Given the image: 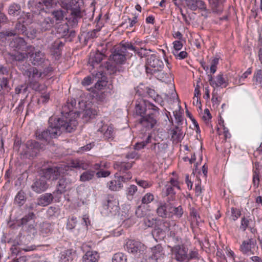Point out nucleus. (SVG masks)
<instances>
[{
  "instance_id": "nucleus-1",
  "label": "nucleus",
  "mask_w": 262,
  "mask_h": 262,
  "mask_svg": "<svg viewBox=\"0 0 262 262\" xmlns=\"http://www.w3.org/2000/svg\"><path fill=\"white\" fill-rule=\"evenodd\" d=\"M77 124V121L74 119H70L64 116L58 117L53 116L49 119L48 129L43 131L37 129L35 135L39 140L49 142L51 138H57L63 132L71 133L75 130Z\"/></svg>"
},
{
  "instance_id": "nucleus-2",
  "label": "nucleus",
  "mask_w": 262,
  "mask_h": 262,
  "mask_svg": "<svg viewBox=\"0 0 262 262\" xmlns=\"http://www.w3.org/2000/svg\"><path fill=\"white\" fill-rule=\"evenodd\" d=\"M35 23L41 32L50 31L54 26V19L48 15L41 3H37L31 9Z\"/></svg>"
},
{
  "instance_id": "nucleus-3",
  "label": "nucleus",
  "mask_w": 262,
  "mask_h": 262,
  "mask_svg": "<svg viewBox=\"0 0 262 262\" xmlns=\"http://www.w3.org/2000/svg\"><path fill=\"white\" fill-rule=\"evenodd\" d=\"M21 70L23 75L28 78L29 86L35 91H40L42 89L39 80L46 76L48 72L52 70V68L48 67L47 69H45L41 71L35 67H30L27 69L23 68Z\"/></svg>"
},
{
  "instance_id": "nucleus-4",
  "label": "nucleus",
  "mask_w": 262,
  "mask_h": 262,
  "mask_svg": "<svg viewBox=\"0 0 262 262\" xmlns=\"http://www.w3.org/2000/svg\"><path fill=\"white\" fill-rule=\"evenodd\" d=\"M134 49L131 42H127L116 47L110 55V59L116 64H123L127 56V50Z\"/></svg>"
},
{
  "instance_id": "nucleus-5",
  "label": "nucleus",
  "mask_w": 262,
  "mask_h": 262,
  "mask_svg": "<svg viewBox=\"0 0 262 262\" xmlns=\"http://www.w3.org/2000/svg\"><path fill=\"white\" fill-rule=\"evenodd\" d=\"M159 108L157 107L150 112H148L146 115L143 116L139 119V122L142 126L149 130L156 125L157 123V116L159 114Z\"/></svg>"
},
{
  "instance_id": "nucleus-6",
  "label": "nucleus",
  "mask_w": 262,
  "mask_h": 262,
  "mask_svg": "<svg viewBox=\"0 0 262 262\" xmlns=\"http://www.w3.org/2000/svg\"><path fill=\"white\" fill-rule=\"evenodd\" d=\"M64 7L69 13V15L66 17L69 24L72 26L77 25L78 20L82 17V12L80 10L79 5H73L72 6Z\"/></svg>"
},
{
  "instance_id": "nucleus-7",
  "label": "nucleus",
  "mask_w": 262,
  "mask_h": 262,
  "mask_svg": "<svg viewBox=\"0 0 262 262\" xmlns=\"http://www.w3.org/2000/svg\"><path fill=\"white\" fill-rule=\"evenodd\" d=\"M157 107L152 103L145 99H140L136 101L135 113L137 116L141 117L146 115V112H150L155 108Z\"/></svg>"
},
{
  "instance_id": "nucleus-8",
  "label": "nucleus",
  "mask_w": 262,
  "mask_h": 262,
  "mask_svg": "<svg viewBox=\"0 0 262 262\" xmlns=\"http://www.w3.org/2000/svg\"><path fill=\"white\" fill-rule=\"evenodd\" d=\"M170 251L177 261L183 262L188 259V249L184 244L173 245Z\"/></svg>"
},
{
  "instance_id": "nucleus-9",
  "label": "nucleus",
  "mask_w": 262,
  "mask_h": 262,
  "mask_svg": "<svg viewBox=\"0 0 262 262\" xmlns=\"http://www.w3.org/2000/svg\"><path fill=\"white\" fill-rule=\"evenodd\" d=\"M124 247L129 253L135 255L142 253L146 249L143 244L134 239H128Z\"/></svg>"
},
{
  "instance_id": "nucleus-10",
  "label": "nucleus",
  "mask_w": 262,
  "mask_h": 262,
  "mask_svg": "<svg viewBox=\"0 0 262 262\" xmlns=\"http://www.w3.org/2000/svg\"><path fill=\"white\" fill-rule=\"evenodd\" d=\"M10 48L15 51H32L34 49V47L32 46H27L26 41L25 39L20 37H16L12 39L9 43Z\"/></svg>"
},
{
  "instance_id": "nucleus-11",
  "label": "nucleus",
  "mask_w": 262,
  "mask_h": 262,
  "mask_svg": "<svg viewBox=\"0 0 262 262\" xmlns=\"http://www.w3.org/2000/svg\"><path fill=\"white\" fill-rule=\"evenodd\" d=\"M146 68L147 73L151 72L150 69L149 67L154 69V72L161 71L164 66L162 60L159 59L156 54L150 55L146 59Z\"/></svg>"
},
{
  "instance_id": "nucleus-12",
  "label": "nucleus",
  "mask_w": 262,
  "mask_h": 262,
  "mask_svg": "<svg viewBox=\"0 0 262 262\" xmlns=\"http://www.w3.org/2000/svg\"><path fill=\"white\" fill-rule=\"evenodd\" d=\"M76 101L75 99H69L67 103L62 106L61 111V114L62 115L60 117L64 116L73 120V119H72L71 116L73 114L77 115V116H79V113L78 112L76 111L74 113H73L74 108H76ZM74 119L77 121L75 118Z\"/></svg>"
},
{
  "instance_id": "nucleus-13",
  "label": "nucleus",
  "mask_w": 262,
  "mask_h": 262,
  "mask_svg": "<svg viewBox=\"0 0 262 262\" xmlns=\"http://www.w3.org/2000/svg\"><path fill=\"white\" fill-rule=\"evenodd\" d=\"M48 187L49 184L46 178L41 176L39 178L35 179L31 185L32 190L37 193L45 191Z\"/></svg>"
},
{
  "instance_id": "nucleus-14",
  "label": "nucleus",
  "mask_w": 262,
  "mask_h": 262,
  "mask_svg": "<svg viewBox=\"0 0 262 262\" xmlns=\"http://www.w3.org/2000/svg\"><path fill=\"white\" fill-rule=\"evenodd\" d=\"M256 244V241L253 238H248L242 242L239 247L240 251L244 254H253L252 249Z\"/></svg>"
},
{
  "instance_id": "nucleus-15",
  "label": "nucleus",
  "mask_w": 262,
  "mask_h": 262,
  "mask_svg": "<svg viewBox=\"0 0 262 262\" xmlns=\"http://www.w3.org/2000/svg\"><path fill=\"white\" fill-rule=\"evenodd\" d=\"M54 198L59 199L60 196H58L55 192H54L53 194L46 193L40 195L37 199L36 205L42 207L47 206L52 203Z\"/></svg>"
},
{
  "instance_id": "nucleus-16",
  "label": "nucleus",
  "mask_w": 262,
  "mask_h": 262,
  "mask_svg": "<svg viewBox=\"0 0 262 262\" xmlns=\"http://www.w3.org/2000/svg\"><path fill=\"white\" fill-rule=\"evenodd\" d=\"M186 3L188 7L192 11L199 9L205 12L203 15L207 16L208 10L207 9L206 5L201 0H186Z\"/></svg>"
},
{
  "instance_id": "nucleus-17",
  "label": "nucleus",
  "mask_w": 262,
  "mask_h": 262,
  "mask_svg": "<svg viewBox=\"0 0 262 262\" xmlns=\"http://www.w3.org/2000/svg\"><path fill=\"white\" fill-rule=\"evenodd\" d=\"M164 252L162 247L157 245L151 250V253L146 259V262H158L159 259L164 256Z\"/></svg>"
},
{
  "instance_id": "nucleus-18",
  "label": "nucleus",
  "mask_w": 262,
  "mask_h": 262,
  "mask_svg": "<svg viewBox=\"0 0 262 262\" xmlns=\"http://www.w3.org/2000/svg\"><path fill=\"white\" fill-rule=\"evenodd\" d=\"M41 174L42 177L46 178L47 181L49 179L56 180L60 175L59 168L56 166L50 167L42 169Z\"/></svg>"
},
{
  "instance_id": "nucleus-19",
  "label": "nucleus",
  "mask_w": 262,
  "mask_h": 262,
  "mask_svg": "<svg viewBox=\"0 0 262 262\" xmlns=\"http://www.w3.org/2000/svg\"><path fill=\"white\" fill-rule=\"evenodd\" d=\"M104 57V54L98 51L91 52L88 64L92 67V69H93L99 65Z\"/></svg>"
},
{
  "instance_id": "nucleus-20",
  "label": "nucleus",
  "mask_w": 262,
  "mask_h": 262,
  "mask_svg": "<svg viewBox=\"0 0 262 262\" xmlns=\"http://www.w3.org/2000/svg\"><path fill=\"white\" fill-rule=\"evenodd\" d=\"M170 205V203L167 204L160 202L156 209L157 215L162 218H170V214H171L169 210Z\"/></svg>"
},
{
  "instance_id": "nucleus-21",
  "label": "nucleus",
  "mask_w": 262,
  "mask_h": 262,
  "mask_svg": "<svg viewBox=\"0 0 262 262\" xmlns=\"http://www.w3.org/2000/svg\"><path fill=\"white\" fill-rule=\"evenodd\" d=\"M32 64L36 66H44L47 65L48 60L46 59L45 54L40 51L35 52L32 54Z\"/></svg>"
},
{
  "instance_id": "nucleus-22",
  "label": "nucleus",
  "mask_w": 262,
  "mask_h": 262,
  "mask_svg": "<svg viewBox=\"0 0 262 262\" xmlns=\"http://www.w3.org/2000/svg\"><path fill=\"white\" fill-rule=\"evenodd\" d=\"M64 46V43L59 39L56 40L50 47V52L52 55H54L56 58L59 57L61 54L62 48Z\"/></svg>"
},
{
  "instance_id": "nucleus-23",
  "label": "nucleus",
  "mask_w": 262,
  "mask_h": 262,
  "mask_svg": "<svg viewBox=\"0 0 262 262\" xmlns=\"http://www.w3.org/2000/svg\"><path fill=\"white\" fill-rule=\"evenodd\" d=\"M168 145L166 143H157L152 144L151 150L153 151L156 156H161L166 152Z\"/></svg>"
},
{
  "instance_id": "nucleus-24",
  "label": "nucleus",
  "mask_w": 262,
  "mask_h": 262,
  "mask_svg": "<svg viewBox=\"0 0 262 262\" xmlns=\"http://www.w3.org/2000/svg\"><path fill=\"white\" fill-rule=\"evenodd\" d=\"M115 180H112L107 183V186L111 191H118L123 187L122 182L119 179L117 173L115 174Z\"/></svg>"
},
{
  "instance_id": "nucleus-25",
  "label": "nucleus",
  "mask_w": 262,
  "mask_h": 262,
  "mask_svg": "<svg viewBox=\"0 0 262 262\" xmlns=\"http://www.w3.org/2000/svg\"><path fill=\"white\" fill-rule=\"evenodd\" d=\"M25 20H22V17L20 16L16 22L14 29L16 34H23L29 37V33L27 32V28L24 24Z\"/></svg>"
},
{
  "instance_id": "nucleus-26",
  "label": "nucleus",
  "mask_w": 262,
  "mask_h": 262,
  "mask_svg": "<svg viewBox=\"0 0 262 262\" xmlns=\"http://www.w3.org/2000/svg\"><path fill=\"white\" fill-rule=\"evenodd\" d=\"M70 183L71 182L69 181V179L66 177L60 179L57 186L56 191H55L56 194L58 196H60L62 193L66 191V188Z\"/></svg>"
},
{
  "instance_id": "nucleus-27",
  "label": "nucleus",
  "mask_w": 262,
  "mask_h": 262,
  "mask_svg": "<svg viewBox=\"0 0 262 262\" xmlns=\"http://www.w3.org/2000/svg\"><path fill=\"white\" fill-rule=\"evenodd\" d=\"M225 0H209L210 6L214 13H220L223 10Z\"/></svg>"
},
{
  "instance_id": "nucleus-28",
  "label": "nucleus",
  "mask_w": 262,
  "mask_h": 262,
  "mask_svg": "<svg viewBox=\"0 0 262 262\" xmlns=\"http://www.w3.org/2000/svg\"><path fill=\"white\" fill-rule=\"evenodd\" d=\"M22 12L21 6L19 4L13 3L8 7V13L10 16H17L19 15Z\"/></svg>"
},
{
  "instance_id": "nucleus-29",
  "label": "nucleus",
  "mask_w": 262,
  "mask_h": 262,
  "mask_svg": "<svg viewBox=\"0 0 262 262\" xmlns=\"http://www.w3.org/2000/svg\"><path fill=\"white\" fill-rule=\"evenodd\" d=\"M29 53L18 51L15 53H10L9 55L13 61L23 62L28 58Z\"/></svg>"
},
{
  "instance_id": "nucleus-30",
  "label": "nucleus",
  "mask_w": 262,
  "mask_h": 262,
  "mask_svg": "<svg viewBox=\"0 0 262 262\" xmlns=\"http://www.w3.org/2000/svg\"><path fill=\"white\" fill-rule=\"evenodd\" d=\"M133 166V163L125 162H116L114 164L115 169L120 173H125L126 171L130 169Z\"/></svg>"
},
{
  "instance_id": "nucleus-31",
  "label": "nucleus",
  "mask_w": 262,
  "mask_h": 262,
  "mask_svg": "<svg viewBox=\"0 0 262 262\" xmlns=\"http://www.w3.org/2000/svg\"><path fill=\"white\" fill-rule=\"evenodd\" d=\"M99 258L97 252L89 251L83 256V262H97Z\"/></svg>"
},
{
  "instance_id": "nucleus-32",
  "label": "nucleus",
  "mask_w": 262,
  "mask_h": 262,
  "mask_svg": "<svg viewBox=\"0 0 262 262\" xmlns=\"http://www.w3.org/2000/svg\"><path fill=\"white\" fill-rule=\"evenodd\" d=\"M171 135L173 141L180 142L183 138L182 129L179 126H176L174 129L171 130Z\"/></svg>"
},
{
  "instance_id": "nucleus-33",
  "label": "nucleus",
  "mask_w": 262,
  "mask_h": 262,
  "mask_svg": "<svg viewBox=\"0 0 262 262\" xmlns=\"http://www.w3.org/2000/svg\"><path fill=\"white\" fill-rule=\"evenodd\" d=\"M98 132L103 133L104 138L106 140L113 138L114 130L112 126H103L102 128L98 130Z\"/></svg>"
},
{
  "instance_id": "nucleus-34",
  "label": "nucleus",
  "mask_w": 262,
  "mask_h": 262,
  "mask_svg": "<svg viewBox=\"0 0 262 262\" xmlns=\"http://www.w3.org/2000/svg\"><path fill=\"white\" fill-rule=\"evenodd\" d=\"M69 166L75 168H81L86 169L88 168V164L82 160L75 159L72 160L69 164Z\"/></svg>"
},
{
  "instance_id": "nucleus-35",
  "label": "nucleus",
  "mask_w": 262,
  "mask_h": 262,
  "mask_svg": "<svg viewBox=\"0 0 262 262\" xmlns=\"http://www.w3.org/2000/svg\"><path fill=\"white\" fill-rule=\"evenodd\" d=\"M74 254L71 249L65 250L60 253V261L61 262H70L73 259Z\"/></svg>"
},
{
  "instance_id": "nucleus-36",
  "label": "nucleus",
  "mask_w": 262,
  "mask_h": 262,
  "mask_svg": "<svg viewBox=\"0 0 262 262\" xmlns=\"http://www.w3.org/2000/svg\"><path fill=\"white\" fill-rule=\"evenodd\" d=\"M134 49H129L130 50L134 51L139 57L140 58L148 57L150 55L148 54V51L151 52L150 49L147 50L144 47L141 48H137L133 46Z\"/></svg>"
},
{
  "instance_id": "nucleus-37",
  "label": "nucleus",
  "mask_w": 262,
  "mask_h": 262,
  "mask_svg": "<svg viewBox=\"0 0 262 262\" xmlns=\"http://www.w3.org/2000/svg\"><path fill=\"white\" fill-rule=\"evenodd\" d=\"M27 196L26 193L22 190L18 192L14 199V203L19 206L23 205L26 201Z\"/></svg>"
},
{
  "instance_id": "nucleus-38",
  "label": "nucleus",
  "mask_w": 262,
  "mask_h": 262,
  "mask_svg": "<svg viewBox=\"0 0 262 262\" xmlns=\"http://www.w3.org/2000/svg\"><path fill=\"white\" fill-rule=\"evenodd\" d=\"M169 210L170 211V217L175 215L178 218H180L183 214V210L181 206L178 207L173 206L171 204L170 205Z\"/></svg>"
},
{
  "instance_id": "nucleus-39",
  "label": "nucleus",
  "mask_w": 262,
  "mask_h": 262,
  "mask_svg": "<svg viewBox=\"0 0 262 262\" xmlns=\"http://www.w3.org/2000/svg\"><path fill=\"white\" fill-rule=\"evenodd\" d=\"M51 15L53 19L55 18L57 23H59L63 20L65 17L66 12L61 9L55 10L51 12Z\"/></svg>"
},
{
  "instance_id": "nucleus-40",
  "label": "nucleus",
  "mask_w": 262,
  "mask_h": 262,
  "mask_svg": "<svg viewBox=\"0 0 262 262\" xmlns=\"http://www.w3.org/2000/svg\"><path fill=\"white\" fill-rule=\"evenodd\" d=\"M95 174V171L92 170H88L83 172L80 177V181L86 182L92 180Z\"/></svg>"
},
{
  "instance_id": "nucleus-41",
  "label": "nucleus",
  "mask_w": 262,
  "mask_h": 262,
  "mask_svg": "<svg viewBox=\"0 0 262 262\" xmlns=\"http://www.w3.org/2000/svg\"><path fill=\"white\" fill-rule=\"evenodd\" d=\"M52 230L51 225L48 222H43L40 224L39 231L42 236L48 235Z\"/></svg>"
},
{
  "instance_id": "nucleus-42",
  "label": "nucleus",
  "mask_w": 262,
  "mask_h": 262,
  "mask_svg": "<svg viewBox=\"0 0 262 262\" xmlns=\"http://www.w3.org/2000/svg\"><path fill=\"white\" fill-rule=\"evenodd\" d=\"M170 241L169 243L170 244V245L168 246L169 247H172L173 245L176 244L177 245H180V244L182 243V239L180 238L179 236L176 235V233L173 231H170Z\"/></svg>"
},
{
  "instance_id": "nucleus-43",
  "label": "nucleus",
  "mask_w": 262,
  "mask_h": 262,
  "mask_svg": "<svg viewBox=\"0 0 262 262\" xmlns=\"http://www.w3.org/2000/svg\"><path fill=\"white\" fill-rule=\"evenodd\" d=\"M69 26L67 23L59 25L57 28V33L61 37H66L69 34Z\"/></svg>"
},
{
  "instance_id": "nucleus-44",
  "label": "nucleus",
  "mask_w": 262,
  "mask_h": 262,
  "mask_svg": "<svg viewBox=\"0 0 262 262\" xmlns=\"http://www.w3.org/2000/svg\"><path fill=\"white\" fill-rule=\"evenodd\" d=\"M27 147L29 149L34 150L35 152H37L40 149L42 148V145L35 141H28L26 143Z\"/></svg>"
},
{
  "instance_id": "nucleus-45",
  "label": "nucleus",
  "mask_w": 262,
  "mask_h": 262,
  "mask_svg": "<svg viewBox=\"0 0 262 262\" xmlns=\"http://www.w3.org/2000/svg\"><path fill=\"white\" fill-rule=\"evenodd\" d=\"M216 81L214 83V86L219 87L223 85L224 88L226 87L228 85L227 79L224 77L223 74H219L216 77Z\"/></svg>"
},
{
  "instance_id": "nucleus-46",
  "label": "nucleus",
  "mask_w": 262,
  "mask_h": 262,
  "mask_svg": "<svg viewBox=\"0 0 262 262\" xmlns=\"http://www.w3.org/2000/svg\"><path fill=\"white\" fill-rule=\"evenodd\" d=\"M137 186L135 185H131L126 189V196L129 200H132L134 199V196L137 192Z\"/></svg>"
},
{
  "instance_id": "nucleus-47",
  "label": "nucleus",
  "mask_w": 262,
  "mask_h": 262,
  "mask_svg": "<svg viewBox=\"0 0 262 262\" xmlns=\"http://www.w3.org/2000/svg\"><path fill=\"white\" fill-rule=\"evenodd\" d=\"M113 262H127L126 256L123 253L115 254L112 258Z\"/></svg>"
},
{
  "instance_id": "nucleus-48",
  "label": "nucleus",
  "mask_w": 262,
  "mask_h": 262,
  "mask_svg": "<svg viewBox=\"0 0 262 262\" xmlns=\"http://www.w3.org/2000/svg\"><path fill=\"white\" fill-rule=\"evenodd\" d=\"M154 198V196L151 193H147L142 198V204L147 205L153 201Z\"/></svg>"
},
{
  "instance_id": "nucleus-49",
  "label": "nucleus",
  "mask_w": 262,
  "mask_h": 262,
  "mask_svg": "<svg viewBox=\"0 0 262 262\" xmlns=\"http://www.w3.org/2000/svg\"><path fill=\"white\" fill-rule=\"evenodd\" d=\"M97 115V111L96 110L90 108L86 109L84 111L83 114V117L85 118L86 120L92 118Z\"/></svg>"
},
{
  "instance_id": "nucleus-50",
  "label": "nucleus",
  "mask_w": 262,
  "mask_h": 262,
  "mask_svg": "<svg viewBox=\"0 0 262 262\" xmlns=\"http://www.w3.org/2000/svg\"><path fill=\"white\" fill-rule=\"evenodd\" d=\"M252 222V221L251 219H248L245 217H242L240 228L243 231H245L247 228L250 227V223Z\"/></svg>"
},
{
  "instance_id": "nucleus-51",
  "label": "nucleus",
  "mask_w": 262,
  "mask_h": 262,
  "mask_svg": "<svg viewBox=\"0 0 262 262\" xmlns=\"http://www.w3.org/2000/svg\"><path fill=\"white\" fill-rule=\"evenodd\" d=\"M34 216L35 214L33 212H29L27 215H25L21 219L20 221V225L24 226L26 225L30 220L33 219Z\"/></svg>"
},
{
  "instance_id": "nucleus-52",
  "label": "nucleus",
  "mask_w": 262,
  "mask_h": 262,
  "mask_svg": "<svg viewBox=\"0 0 262 262\" xmlns=\"http://www.w3.org/2000/svg\"><path fill=\"white\" fill-rule=\"evenodd\" d=\"M0 86L1 89L7 92L11 89L8 85V80L7 78L3 77L0 79Z\"/></svg>"
},
{
  "instance_id": "nucleus-53",
  "label": "nucleus",
  "mask_w": 262,
  "mask_h": 262,
  "mask_svg": "<svg viewBox=\"0 0 262 262\" xmlns=\"http://www.w3.org/2000/svg\"><path fill=\"white\" fill-rule=\"evenodd\" d=\"M106 68L108 73L110 75L116 74L117 73V66L114 65L113 63L107 62Z\"/></svg>"
},
{
  "instance_id": "nucleus-54",
  "label": "nucleus",
  "mask_w": 262,
  "mask_h": 262,
  "mask_svg": "<svg viewBox=\"0 0 262 262\" xmlns=\"http://www.w3.org/2000/svg\"><path fill=\"white\" fill-rule=\"evenodd\" d=\"M99 31L100 30L99 29H96L87 32L85 35V39L90 40L97 37V34Z\"/></svg>"
},
{
  "instance_id": "nucleus-55",
  "label": "nucleus",
  "mask_w": 262,
  "mask_h": 262,
  "mask_svg": "<svg viewBox=\"0 0 262 262\" xmlns=\"http://www.w3.org/2000/svg\"><path fill=\"white\" fill-rule=\"evenodd\" d=\"M241 215L239 209L232 207L231 208V217L233 221H236Z\"/></svg>"
},
{
  "instance_id": "nucleus-56",
  "label": "nucleus",
  "mask_w": 262,
  "mask_h": 262,
  "mask_svg": "<svg viewBox=\"0 0 262 262\" xmlns=\"http://www.w3.org/2000/svg\"><path fill=\"white\" fill-rule=\"evenodd\" d=\"M135 181L139 186L143 188H149L151 186V184L146 181L138 180L137 179H136Z\"/></svg>"
},
{
  "instance_id": "nucleus-57",
  "label": "nucleus",
  "mask_w": 262,
  "mask_h": 262,
  "mask_svg": "<svg viewBox=\"0 0 262 262\" xmlns=\"http://www.w3.org/2000/svg\"><path fill=\"white\" fill-rule=\"evenodd\" d=\"M173 54L177 59L180 60L185 59L188 55L186 51H182L179 53V51H173Z\"/></svg>"
},
{
  "instance_id": "nucleus-58",
  "label": "nucleus",
  "mask_w": 262,
  "mask_h": 262,
  "mask_svg": "<svg viewBox=\"0 0 262 262\" xmlns=\"http://www.w3.org/2000/svg\"><path fill=\"white\" fill-rule=\"evenodd\" d=\"M62 7L72 6L73 5H79L77 0H63L62 2Z\"/></svg>"
},
{
  "instance_id": "nucleus-59",
  "label": "nucleus",
  "mask_w": 262,
  "mask_h": 262,
  "mask_svg": "<svg viewBox=\"0 0 262 262\" xmlns=\"http://www.w3.org/2000/svg\"><path fill=\"white\" fill-rule=\"evenodd\" d=\"M119 179L121 180L122 182H126L130 180L132 178V174L131 172H127L126 173L125 175L123 176H118Z\"/></svg>"
},
{
  "instance_id": "nucleus-60",
  "label": "nucleus",
  "mask_w": 262,
  "mask_h": 262,
  "mask_svg": "<svg viewBox=\"0 0 262 262\" xmlns=\"http://www.w3.org/2000/svg\"><path fill=\"white\" fill-rule=\"evenodd\" d=\"M41 3H42L43 7L45 6L47 9L52 8L54 5L53 0H42Z\"/></svg>"
},
{
  "instance_id": "nucleus-61",
  "label": "nucleus",
  "mask_w": 262,
  "mask_h": 262,
  "mask_svg": "<svg viewBox=\"0 0 262 262\" xmlns=\"http://www.w3.org/2000/svg\"><path fill=\"white\" fill-rule=\"evenodd\" d=\"M144 224L146 227H151L155 224V221L153 219L146 217L144 219Z\"/></svg>"
},
{
  "instance_id": "nucleus-62",
  "label": "nucleus",
  "mask_w": 262,
  "mask_h": 262,
  "mask_svg": "<svg viewBox=\"0 0 262 262\" xmlns=\"http://www.w3.org/2000/svg\"><path fill=\"white\" fill-rule=\"evenodd\" d=\"M256 82L261 83L262 82V70H257L254 76Z\"/></svg>"
},
{
  "instance_id": "nucleus-63",
  "label": "nucleus",
  "mask_w": 262,
  "mask_h": 262,
  "mask_svg": "<svg viewBox=\"0 0 262 262\" xmlns=\"http://www.w3.org/2000/svg\"><path fill=\"white\" fill-rule=\"evenodd\" d=\"M111 172L108 170H100L97 172H95V174L98 178H105L110 176Z\"/></svg>"
},
{
  "instance_id": "nucleus-64",
  "label": "nucleus",
  "mask_w": 262,
  "mask_h": 262,
  "mask_svg": "<svg viewBox=\"0 0 262 262\" xmlns=\"http://www.w3.org/2000/svg\"><path fill=\"white\" fill-rule=\"evenodd\" d=\"M198 252L196 251H191L189 253H187L188 259L187 260H189L190 259H198Z\"/></svg>"
}]
</instances>
